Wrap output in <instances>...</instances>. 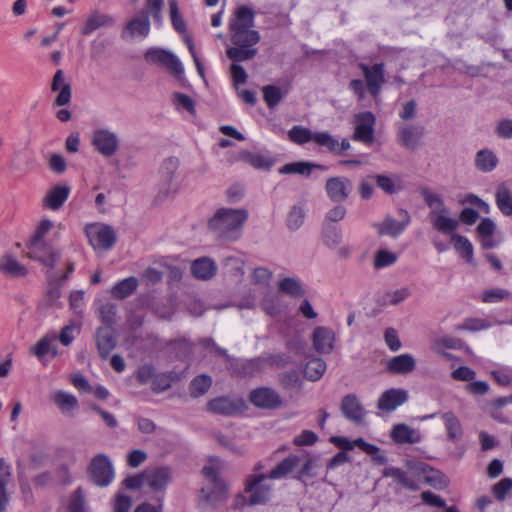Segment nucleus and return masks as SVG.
<instances>
[{
    "label": "nucleus",
    "mask_w": 512,
    "mask_h": 512,
    "mask_svg": "<svg viewBox=\"0 0 512 512\" xmlns=\"http://www.w3.org/2000/svg\"><path fill=\"white\" fill-rule=\"evenodd\" d=\"M254 11L247 6L238 7L231 18L229 27L233 47L227 49V56L234 62L252 59L257 49L254 47L260 40L254 26Z\"/></svg>",
    "instance_id": "f257e3e1"
},
{
    "label": "nucleus",
    "mask_w": 512,
    "mask_h": 512,
    "mask_svg": "<svg viewBox=\"0 0 512 512\" xmlns=\"http://www.w3.org/2000/svg\"><path fill=\"white\" fill-rule=\"evenodd\" d=\"M421 195L430 210L429 220L433 228L439 233L452 236L459 226V221L450 215L442 195L428 188L421 189Z\"/></svg>",
    "instance_id": "f03ea898"
},
{
    "label": "nucleus",
    "mask_w": 512,
    "mask_h": 512,
    "mask_svg": "<svg viewBox=\"0 0 512 512\" xmlns=\"http://www.w3.org/2000/svg\"><path fill=\"white\" fill-rule=\"evenodd\" d=\"M248 219L246 209L220 208L209 220V228L225 239H237Z\"/></svg>",
    "instance_id": "7ed1b4c3"
},
{
    "label": "nucleus",
    "mask_w": 512,
    "mask_h": 512,
    "mask_svg": "<svg viewBox=\"0 0 512 512\" xmlns=\"http://www.w3.org/2000/svg\"><path fill=\"white\" fill-rule=\"evenodd\" d=\"M220 461L211 459L210 463L203 467L202 473L208 483L201 489V507L206 510L222 503L227 496V487L219 478Z\"/></svg>",
    "instance_id": "20e7f679"
},
{
    "label": "nucleus",
    "mask_w": 512,
    "mask_h": 512,
    "mask_svg": "<svg viewBox=\"0 0 512 512\" xmlns=\"http://www.w3.org/2000/svg\"><path fill=\"white\" fill-rule=\"evenodd\" d=\"M262 468L263 465L258 463L254 468V473L246 479L245 491L248 494V503L250 505L264 504L272 496V480L266 473L261 472Z\"/></svg>",
    "instance_id": "39448f33"
},
{
    "label": "nucleus",
    "mask_w": 512,
    "mask_h": 512,
    "mask_svg": "<svg viewBox=\"0 0 512 512\" xmlns=\"http://www.w3.org/2000/svg\"><path fill=\"white\" fill-rule=\"evenodd\" d=\"M180 166L179 159L170 157L163 161L159 174V192L164 196L175 195L182 188V180L178 174Z\"/></svg>",
    "instance_id": "423d86ee"
},
{
    "label": "nucleus",
    "mask_w": 512,
    "mask_h": 512,
    "mask_svg": "<svg viewBox=\"0 0 512 512\" xmlns=\"http://www.w3.org/2000/svg\"><path fill=\"white\" fill-rule=\"evenodd\" d=\"M85 234L90 245L96 252L111 249L116 241L114 230L110 226L102 223H91L86 225Z\"/></svg>",
    "instance_id": "0eeeda50"
},
{
    "label": "nucleus",
    "mask_w": 512,
    "mask_h": 512,
    "mask_svg": "<svg viewBox=\"0 0 512 512\" xmlns=\"http://www.w3.org/2000/svg\"><path fill=\"white\" fill-rule=\"evenodd\" d=\"M169 11H170L171 22H172L174 29L177 32L184 35V41H185L187 48L191 54V57L193 58L197 72L204 79V77H205L204 66L197 55L192 38L186 33V23H185L184 19L182 18V16L180 15L178 3L176 0L169 1Z\"/></svg>",
    "instance_id": "6e6552de"
},
{
    "label": "nucleus",
    "mask_w": 512,
    "mask_h": 512,
    "mask_svg": "<svg viewBox=\"0 0 512 512\" xmlns=\"http://www.w3.org/2000/svg\"><path fill=\"white\" fill-rule=\"evenodd\" d=\"M89 475L94 484L100 487L108 486L115 477L113 464L104 454L96 455L90 463Z\"/></svg>",
    "instance_id": "1a4fd4ad"
},
{
    "label": "nucleus",
    "mask_w": 512,
    "mask_h": 512,
    "mask_svg": "<svg viewBox=\"0 0 512 512\" xmlns=\"http://www.w3.org/2000/svg\"><path fill=\"white\" fill-rule=\"evenodd\" d=\"M332 443H334L338 448L345 451H351L354 447L360 448L363 452L370 455L372 460L376 464H385L387 462V457L380 452V448L374 444H370L366 442L362 438H357L353 441L349 440L346 437L335 436L331 438Z\"/></svg>",
    "instance_id": "9d476101"
},
{
    "label": "nucleus",
    "mask_w": 512,
    "mask_h": 512,
    "mask_svg": "<svg viewBox=\"0 0 512 512\" xmlns=\"http://www.w3.org/2000/svg\"><path fill=\"white\" fill-rule=\"evenodd\" d=\"M145 60L149 64L161 65L171 70L176 76L184 74V66L172 52L161 48H150L146 51Z\"/></svg>",
    "instance_id": "9b49d317"
},
{
    "label": "nucleus",
    "mask_w": 512,
    "mask_h": 512,
    "mask_svg": "<svg viewBox=\"0 0 512 512\" xmlns=\"http://www.w3.org/2000/svg\"><path fill=\"white\" fill-rule=\"evenodd\" d=\"M28 249V254L31 259L49 268H54L61 258V251L47 241L29 242Z\"/></svg>",
    "instance_id": "f8f14e48"
},
{
    "label": "nucleus",
    "mask_w": 512,
    "mask_h": 512,
    "mask_svg": "<svg viewBox=\"0 0 512 512\" xmlns=\"http://www.w3.org/2000/svg\"><path fill=\"white\" fill-rule=\"evenodd\" d=\"M408 399L409 394L406 389L390 388L385 390L378 398L377 408L380 414H389L406 403Z\"/></svg>",
    "instance_id": "ddd939ff"
},
{
    "label": "nucleus",
    "mask_w": 512,
    "mask_h": 512,
    "mask_svg": "<svg viewBox=\"0 0 512 512\" xmlns=\"http://www.w3.org/2000/svg\"><path fill=\"white\" fill-rule=\"evenodd\" d=\"M375 116L371 112H362L355 116V131L353 139L366 145L374 141Z\"/></svg>",
    "instance_id": "4468645a"
},
{
    "label": "nucleus",
    "mask_w": 512,
    "mask_h": 512,
    "mask_svg": "<svg viewBox=\"0 0 512 512\" xmlns=\"http://www.w3.org/2000/svg\"><path fill=\"white\" fill-rule=\"evenodd\" d=\"M91 143L94 148L103 156L114 155L119 146L117 135L108 129H97L91 136Z\"/></svg>",
    "instance_id": "2eb2a0df"
},
{
    "label": "nucleus",
    "mask_w": 512,
    "mask_h": 512,
    "mask_svg": "<svg viewBox=\"0 0 512 512\" xmlns=\"http://www.w3.org/2000/svg\"><path fill=\"white\" fill-rule=\"evenodd\" d=\"M341 412L346 419L357 425L365 423L367 411L355 394H348L343 397Z\"/></svg>",
    "instance_id": "dca6fc26"
},
{
    "label": "nucleus",
    "mask_w": 512,
    "mask_h": 512,
    "mask_svg": "<svg viewBox=\"0 0 512 512\" xmlns=\"http://www.w3.org/2000/svg\"><path fill=\"white\" fill-rule=\"evenodd\" d=\"M366 80L367 88L372 96L377 97L380 93L382 84L385 82V71L383 64H374L372 66L360 65Z\"/></svg>",
    "instance_id": "f3484780"
},
{
    "label": "nucleus",
    "mask_w": 512,
    "mask_h": 512,
    "mask_svg": "<svg viewBox=\"0 0 512 512\" xmlns=\"http://www.w3.org/2000/svg\"><path fill=\"white\" fill-rule=\"evenodd\" d=\"M150 19L145 11H140L137 15L131 18L123 31V37L127 35L130 38L144 39L150 32Z\"/></svg>",
    "instance_id": "a211bd4d"
},
{
    "label": "nucleus",
    "mask_w": 512,
    "mask_h": 512,
    "mask_svg": "<svg viewBox=\"0 0 512 512\" xmlns=\"http://www.w3.org/2000/svg\"><path fill=\"white\" fill-rule=\"evenodd\" d=\"M325 189L328 197L333 202L340 203L348 198L352 190V184L345 177H332L326 181Z\"/></svg>",
    "instance_id": "6ab92c4d"
},
{
    "label": "nucleus",
    "mask_w": 512,
    "mask_h": 512,
    "mask_svg": "<svg viewBox=\"0 0 512 512\" xmlns=\"http://www.w3.org/2000/svg\"><path fill=\"white\" fill-rule=\"evenodd\" d=\"M312 341L313 346L318 353L329 354L334 349L336 335L332 329L319 326L313 331Z\"/></svg>",
    "instance_id": "aec40b11"
},
{
    "label": "nucleus",
    "mask_w": 512,
    "mask_h": 512,
    "mask_svg": "<svg viewBox=\"0 0 512 512\" xmlns=\"http://www.w3.org/2000/svg\"><path fill=\"white\" fill-rule=\"evenodd\" d=\"M250 401L257 407L265 409H274L281 404L279 395L272 389L259 388L250 394Z\"/></svg>",
    "instance_id": "412c9836"
},
{
    "label": "nucleus",
    "mask_w": 512,
    "mask_h": 512,
    "mask_svg": "<svg viewBox=\"0 0 512 512\" xmlns=\"http://www.w3.org/2000/svg\"><path fill=\"white\" fill-rule=\"evenodd\" d=\"M51 90L58 92L54 101L56 106H65L70 103L72 97L71 85L65 80L62 70H58L55 73L51 84Z\"/></svg>",
    "instance_id": "4be33fe9"
},
{
    "label": "nucleus",
    "mask_w": 512,
    "mask_h": 512,
    "mask_svg": "<svg viewBox=\"0 0 512 512\" xmlns=\"http://www.w3.org/2000/svg\"><path fill=\"white\" fill-rule=\"evenodd\" d=\"M0 273L12 278L25 277L28 274V269L18 261L14 254L6 252L0 256Z\"/></svg>",
    "instance_id": "5701e85b"
},
{
    "label": "nucleus",
    "mask_w": 512,
    "mask_h": 512,
    "mask_svg": "<svg viewBox=\"0 0 512 512\" xmlns=\"http://www.w3.org/2000/svg\"><path fill=\"white\" fill-rule=\"evenodd\" d=\"M386 368L393 374L406 375L415 370L416 360L411 354H400L390 358L386 363Z\"/></svg>",
    "instance_id": "b1692460"
},
{
    "label": "nucleus",
    "mask_w": 512,
    "mask_h": 512,
    "mask_svg": "<svg viewBox=\"0 0 512 512\" xmlns=\"http://www.w3.org/2000/svg\"><path fill=\"white\" fill-rule=\"evenodd\" d=\"M390 437L397 444H416L422 440L421 434L418 430L403 423L393 426L390 432Z\"/></svg>",
    "instance_id": "393cba45"
},
{
    "label": "nucleus",
    "mask_w": 512,
    "mask_h": 512,
    "mask_svg": "<svg viewBox=\"0 0 512 512\" xmlns=\"http://www.w3.org/2000/svg\"><path fill=\"white\" fill-rule=\"evenodd\" d=\"M170 480L171 472L167 467H158L145 472L146 485L154 491L165 489Z\"/></svg>",
    "instance_id": "a878e982"
},
{
    "label": "nucleus",
    "mask_w": 512,
    "mask_h": 512,
    "mask_svg": "<svg viewBox=\"0 0 512 512\" xmlns=\"http://www.w3.org/2000/svg\"><path fill=\"white\" fill-rule=\"evenodd\" d=\"M424 134V128L420 125L401 126L398 131L400 143L409 149H415Z\"/></svg>",
    "instance_id": "bb28decb"
},
{
    "label": "nucleus",
    "mask_w": 512,
    "mask_h": 512,
    "mask_svg": "<svg viewBox=\"0 0 512 512\" xmlns=\"http://www.w3.org/2000/svg\"><path fill=\"white\" fill-rule=\"evenodd\" d=\"M404 217L402 221H397L391 217H386L385 220L380 224H375V227L378 229L379 234L381 235H389L392 237H397L400 235L407 225L410 223V216L405 211L403 212Z\"/></svg>",
    "instance_id": "cd10ccee"
},
{
    "label": "nucleus",
    "mask_w": 512,
    "mask_h": 512,
    "mask_svg": "<svg viewBox=\"0 0 512 512\" xmlns=\"http://www.w3.org/2000/svg\"><path fill=\"white\" fill-rule=\"evenodd\" d=\"M115 23L112 16L98 11L92 12L86 19L81 33L85 36L92 34L95 30L102 27H111Z\"/></svg>",
    "instance_id": "c85d7f7f"
},
{
    "label": "nucleus",
    "mask_w": 512,
    "mask_h": 512,
    "mask_svg": "<svg viewBox=\"0 0 512 512\" xmlns=\"http://www.w3.org/2000/svg\"><path fill=\"white\" fill-rule=\"evenodd\" d=\"M57 336L55 333L47 334L40 338L31 348V352L39 359L43 360L47 355L55 357L58 354L55 342Z\"/></svg>",
    "instance_id": "c756f323"
},
{
    "label": "nucleus",
    "mask_w": 512,
    "mask_h": 512,
    "mask_svg": "<svg viewBox=\"0 0 512 512\" xmlns=\"http://www.w3.org/2000/svg\"><path fill=\"white\" fill-rule=\"evenodd\" d=\"M208 410L222 415H232L236 413L242 406L240 401L233 400L229 397H217L207 404Z\"/></svg>",
    "instance_id": "7c9ffc66"
},
{
    "label": "nucleus",
    "mask_w": 512,
    "mask_h": 512,
    "mask_svg": "<svg viewBox=\"0 0 512 512\" xmlns=\"http://www.w3.org/2000/svg\"><path fill=\"white\" fill-rule=\"evenodd\" d=\"M69 194V186L56 185L47 192L44 198V205L51 210H58L68 199Z\"/></svg>",
    "instance_id": "2f4dec72"
},
{
    "label": "nucleus",
    "mask_w": 512,
    "mask_h": 512,
    "mask_svg": "<svg viewBox=\"0 0 512 512\" xmlns=\"http://www.w3.org/2000/svg\"><path fill=\"white\" fill-rule=\"evenodd\" d=\"M216 271V263L208 257L196 259L191 265V272L193 276L201 280H208L212 278L216 274Z\"/></svg>",
    "instance_id": "473e14b6"
},
{
    "label": "nucleus",
    "mask_w": 512,
    "mask_h": 512,
    "mask_svg": "<svg viewBox=\"0 0 512 512\" xmlns=\"http://www.w3.org/2000/svg\"><path fill=\"white\" fill-rule=\"evenodd\" d=\"M139 286V281L136 277H127L112 286L110 294L115 299H125L132 295Z\"/></svg>",
    "instance_id": "72a5a7b5"
},
{
    "label": "nucleus",
    "mask_w": 512,
    "mask_h": 512,
    "mask_svg": "<svg viewBox=\"0 0 512 512\" xmlns=\"http://www.w3.org/2000/svg\"><path fill=\"white\" fill-rule=\"evenodd\" d=\"M298 464L299 457L296 455H290L279 462L266 474L271 480H280L289 475L298 466Z\"/></svg>",
    "instance_id": "f704fd0d"
},
{
    "label": "nucleus",
    "mask_w": 512,
    "mask_h": 512,
    "mask_svg": "<svg viewBox=\"0 0 512 512\" xmlns=\"http://www.w3.org/2000/svg\"><path fill=\"white\" fill-rule=\"evenodd\" d=\"M96 342L99 354L106 358L116 345L115 337L109 327H101L97 331Z\"/></svg>",
    "instance_id": "c9c22d12"
},
{
    "label": "nucleus",
    "mask_w": 512,
    "mask_h": 512,
    "mask_svg": "<svg viewBox=\"0 0 512 512\" xmlns=\"http://www.w3.org/2000/svg\"><path fill=\"white\" fill-rule=\"evenodd\" d=\"M12 468L4 458L0 459V512L5 510L8 502L7 485L11 482Z\"/></svg>",
    "instance_id": "e433bc0d"
},
{
    "label": "nucleus",
    "mask_w": 512,
    "mask_h": 512,
    "mask_svg": "<svg viewBox=\"0 0 512 512\" xmlns=\"http://www.w3.org/2000/svg\"><path fill=\"white\" fill-rule=\"evenodd\" d=\"M52 401L58 406L63 414L70 413L78 406L77 398L63 390L55 391L51 396Z\"/></svg>",
    "instance_id": "4c0bfd02"
},
{
    "label": "nucleus",
    "mask_w": 512,
    "mask_h": 512,
    "mask_svg": "<svg viewBox=\"0 0 512 512\" xmlns=\"http://www.w3.org/2000/svg\"><path fill=\"white\" fill-rule=\"evenodd\" d=\"M495 200L498 209L506 216L512 215V195L505 183L497 186Z\"/></svg>",
    "instance_id": "58836bf2"
},
{
    "label": "nucleus",
    "mask_w": 512,
    "mask_h": 512,
    "mask_svg": "<svg viewBox=\"0 0 512 512\" xmlns=\"http://www.w3.org/2000/svg\"><path fill=\"white\" fill-rule=\"evenodd\" d=\"M383 475L385 477H391L395 479L402 486L410 489V490H418L419 482L415 479H412L405 471L396 467H386L383 471Z\"/></svg>",
    "instance_id": "ea45409f"
},
{
    "label": "nucleus",
    "mask_w": 512,
    "mask_h": 512,
    "mask_svg": "<svg viewBox=\"0 0 512 512\" xmlns=\"http://www.w3.org/2000/svg\"><path fill=\"white\" fill-rule=\"evenodd\" d=\"M495 228V223L490 218H484L479 223L477 232L484 248H493L498 244V242L493 239Z\"/></svg>",
    "instance_id": "a19ab883"
},
{
    "label": "nucleus",
    "mask_w": 512,
    "mask_h": 512,
    "mask_svg": "<svg viewBox=\"0 0 512 512\" xmlns=\"http://www.w3.org/2000/svg\"><path fill=\"white\" fill-rule=\"evenodd\" d=\"M441 418L444 422L448 438L454 442L459 441L463 436V429L459 419L452 412L443 413Z\"/></svg>",
    "instance_id": "79ce46f5"
},
{
    "label": "nucleus",
    "mask_w": 512,
    "mask_h": 512,
    "mask_svg": "<svg viewBox=\"0 0 512 512\" xmlns=\"http://www.w3.org/2000/svg\"><path fill=\"white\" fill-rule=\"evenodd\" d=\"M314 168H318V169H322V170L327 169L326 167H324L322 165L313 164V163L306 162V161H298V162H292V163L285 164L283 167L280 168L279 173L280 174H300V175L308 176L311 174V172Z\"/></svg>",
    "instance_id": "37998d69"
},
{
    "label": "nucleus",
    "mask_w": 512,
    "mask_h": 512,
    "mask_svg": "<svg viewBox=\"0 0 512 512\" xmlns=\"http://www.w3.org/2000/svg\"><path fill=\"white\" fill-rule=\"evenodd\" d=\"M451 242L460 256L466 259L470 264H474L473 245L465 236L454 233Z\"/></svg>",
    "instance_id": "c03bdc74"
},
{
    "label": "nucleus",
    "mask_w": 512,
    "mask_h": 512,
    "mask_svg": "<svg viewBox=\"0 0 512 512\" xmlns=\"http://www.w3.org/2000/svg\"><path fill=\"white\" fill-rule=\"evenodd\" d=\"M497 164L498 158L493 151L483 149L477 152L475 165L478 170L482 172H490L496 168Z\"/></svg>",
    "instance_id": "a18cd8bd"
},
{
    "label": "nucleus",
    "mask_w": 512,
    "mask_h": 512,
    "mask_svg": "<svg viewBox=\"0 0 512 512\" xmlns=\"http://www.w3.org/2000/svg\"><path fill=\"white\" fill-rule=\"evenodd\" d=\"M172 101L178 112L187 113L192 118L196 116L195 101L190 96L176 92L173 94Z\"/></svg>",
    "instance_id": "49530a36"
},
{
    "label": "nucleus",
    "mask_w": 512,
    "mask_h": 512,
    "mask_svg": "<svg viewBox=\"0 0 512 512\" xmlns=\"http://www.w3.org/2000/svg\"><path fill=\"white\" fill-rule=\"evenodd\" d=\"M411 295V290L408 287H401L395 290L386 291L380 298L382 305L396 306L405 301Z\"/></svg>",
    "instance_id": "de8ad7c7"
},
{
    "label": "nucleus",
    "mask_w": 512,
    "mask_h": 512,
    "mask_svg": "<svg viewBox=\"0 0 512 512\" xmlns=\"http://www.w3.org/2000/svg\"><path fill=\"white\" fill-rule=\"evenodd\" d=\"M326 371V363L318 357L310 359L304 368V376L310 381L319 380Z\"/></svg>",
    "instance_id": "09e8293b"
},
{
    "label": "nucleus",
    "mask_w": 512,
    "mask_h": 512,
    "mask_svg": "<svg viewBox=\"0 0 512 512\" xmlns=\"http://www.w3.org/2000/svg\"><path fill=\"white\" fill-rule=\"evenodd\" d=\"M211 385L212 378L209 375H198L190 383V394L193 397L202 396L210 389Z\"/></svg>",
    "instance_id": "8fccbe9b"
},
{
    "label": "nucleus",
    "mask_w": 512,
    "mask_h": 512,
    "mask_svg": "<svg viewBox=\"0 0 512 512\" xmlns=\"http://www.w3.org/2000/svg\"><path fill=\"white\" fill-rule=\"evenodd\" d=\"M278 287L281 292L288 294L289 296L294 298H300L304 294V290L302 288L301 283L295 278H283L279 282Z\"/></svg>",
    "instance_id": "3c124183"
},
{
    "label": "nucleus",
    "mask_w": 512,
    "mask_h": 512,
    "mask_svg": "<svg viewBox=\"0 0 512 512\" xmlns=\"http://www.w3.org/2000/svg\"><path fill=\"white\" fill-rule=\"evenodd\" d=\"M493 325H497L496 322L492 323L483 318H467L456 327V330L478 332L482 330H487L491 328Z\"/></svg>",
    "instance_id": "603ef678"
},
{
    "label": "nucleus",
    "mask_w": 512,
    "mask_h": 512,
    "mask_svg": "<svg viewBox=\"0 0 512 512\" xmlns=\"http://www.w3.org/2000/svg\"><path fill=\"white\" fill-rule=\"evenodd\" d=\"M342 231L334 226H325L323 229V242L330 249H336L342 242Z\"/></svg>",
    "instance_id": "864d4df0"
},
{
    "label": "nucleus",
    "mask_w": 512,
    "mask_h": 512,
    "mask_svg": "<svg viewBox=\"0 0 512 512\" xmlns=\"http://www.w3.org/2000/svg\"><path fill=\"white\" fill-rule=\"evenodd\" d=\"M288 135L291 141L303 145L310 141L314 142L315 132L302 126H294L289 130Z\"/></svg>",
    "instance_id": "5fc2aeb1"
},
{
    "label": "nucleus",
    "mask_w": 512,
    "mask_h": 512,
    "mask_svg": "<svg viewBox=\"0 0 512 512\" xmlns=\"http://www.w3.org/2000/svg\"><path fill=\"white\" fill-rule=\"evenodd\" d=\"M314 143L320 147H326L333 153H340L339 141L328 132H315Z\"/></svg>",
    "instance_id": "6e6d98bb"
},
{
    "label": "nucleus",
    "mask_w": 512,
    "mask_h": 512,
    "mask_svg": "<svg viewBox=\"0 0 512 512\" xmlns=\"http://www.w3.org/2000/svg\"><path fill=\"white\" fill-rule=\"evenodd\" d=\"M144 10L147 14H151L157 26L161 27L163 24L162 10L164 7V0H145Z\"/></svg>",
    "instance_id": "4d7b16f0"
},
{
    "label": "nucleus",
    "mask_w": 512,
    "mask_h": 512,
    "mask_svg": "<svg viewBox=\"0 0 512 512\" xmlns=\"http://www.w3.org/2000/svg\"><path fill=\"white\" fill-rule=\"evenodd\" d=\"M284 95L285 93L277 86L268 85L263 88L264 100L270 108L277 106Z\"/></svg>",
    "instance_id": "13d9d810"
},
{
    "label": "nucleus",
    "mask_w": 512,
    "mask_h": 512,
    "mask_svg": "<svg viewBox=\"0 0 512 512\" xmlns=\"http://www.w3.org/2000/svg\"><path fill=\"white\" fill-rule=\"evenodd\" d=\"M510 292L503 288L486 289L481 294V301L483 303H497L508 298Z\"/></svg>",
    "instance_id": "bf43d9fd"
},
{
    "label": "nucleus",
    "mask_w": 512,
    "mask_h": 512,
    "mask_svg": "<svg viewBox=\"0 0 512 512\" xmlns=\"http://www.w3.org/2000/svg\"><path fill=\"white\" fill-rule=\"evenodd\" d=\"M67 509L69 512H86L85 496L81 488L71 494Z\"/></svg>",
    "instance_id": "052dcab7"
},
{
    "label": "nucleus",
    "mask_w": 512,
    "mask_h": 512,
    "mask_svg": "<svg viewBox=\"0 0 512 512\" xmlns=\"http://www.w3.org/2000/svg\"><path fill=\"white\" fill-rule=\"evenodd\" d=\"M305 220V210L302 206H294L289 212L287 226L290 230L299 229Z\"/></svg>",
    "instance_id": "680f3d73"
},
{
    "label": "nucleus",
    "mask_w": 512,
    "mask_h": 512,
    "mask_svg": "<svg viewBox=\"0 0 512 512\" xmlns=\"http://www.w3.org/2000/svg\"><path fill=\"white\" fill-rule=\"evenodd\" d=\"M397 260L395 253L388 250H379L375 254L374 267L377 269L388 267L394 264Z\"/></svg>",
    "instance_id": "e2e57ef3"
},
{
    "label": "nucleus",
    "mask_w": 512,
    "mask_h": 512,
    "mask_svg": "<svg viewBox=\"0 0 512 512\" xmlns=\"http://www.w3.org/2000/svg\"><path fill=\"white\" fill-rule=\"evenodd\" d=\"M245 158L255 168L269 169L274 163L270 157L260 153H248Z\"/></svg>",
    "instance_id": "0e129e2a"
},
{
    "label": "nucleus",
    "mask_w": 512,
    "mask_h": 512,
    "mask_svg": "<svg viewBox=\"0 0 512 512\" xmlns=\"http://www.w3.org/2000/svg\"><path fill=\"white\" fill-rule=\"evenodd\" d=\"M495 381L504 387L512 386V368L500 367L491 372Z\"/></svg>",
    "instance_id": "69168bd1"
},
{
    "label": "nucleus",
    "mask_w": 512,
    "mask_h": 512,
    "mask_svg": "<svg viewBox=\"0 0 512 512\" xmlns=\"http://www.w3.org/2000/svg\"><path fill=\"white\" fill-rule=\"evenodd\" d=\"M53 222L49 219H42L36 229L35 232L30 240V242H43L45 240V236L48 234V232L52 229Z\"/></svg>",
    "instance_id": "338daca9"
},
{
    "label": "nucleus",
    "mask_w": 512,
    "mask_h": 512,
    "mask_svg": "<svg viewBox=\"0 0 512 512\" xmlns=\"http://www.w3.org/2000/svg\"><path fill=\"white\" fill-rule=\"evenodd\" d=\"M512 489V479L504 478L493 486V494L496 499L503 501Z\"/></svg>",
    "instance_id": "774afa93"
}]
</instances>
